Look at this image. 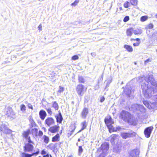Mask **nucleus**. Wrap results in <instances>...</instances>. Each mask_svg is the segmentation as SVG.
Here are the masks:
<instances>
[{
  "mask_svg": "<svg viewBox=\"0 0 157 157\" xmlns=\"http://www.w3.org/2000/svg\"><path fill=\"white\" fill-rule=\"evenodd\" d=\"M141 89L144 96L146 98L150 97L154 93L157 91L156 84L152 75H149L147 78H141Z\"/></svg>",
  "mask_w": 157,
  "mask_h": 157,
  "instance_id": "nucleus-1",
  "label": "nucleus"
},
{
  "mask_svg": "<svg viewBox=\"0 0 157 157\" xmlns=\"http://www.w3.org/2000/svg\"><path fill=\"white\" fill-rule=\"evenodd\" d=\"M109 144L107 143L102 144L97 151L100 153L99 157H104L108 153Z\"/></svg>",
  "mask_w": 157,
  "mask_h": 157,
  "instance_id": "nucleus-2",
  "label": "nucleus"
},
{
  "mask_svg": "<svg viewBox=\"0 0 157 157\" xmlns=\"http://www.w3.org/2000/svg\"><path fill=\"white\" fill-rule=\"evenodd\" d=\"M119 117L124 121L129 123L131 121L132 116L128 112L126 111H122L120 113Z\"/></svg>",
  "mask_w": 157,
  "mask_h": 157,
  "instance_id": "nucleus-3",
  "label": "nucleus"
},
{
  "mask_svg": "<svg viewBox=\"0 0 157 157\" xmlns=\"http://www.w3.org/2000/svg\"><path fill=\"white\" fill-rule=\"evenodd\" d=\"M130 109L131 110L135 112L136 111H140L141 112L144 113L145 112V108L142 105L138 104H134L132 105Z\"/></svg>",
  "mask_w": 157,
  "mask_h": 157,
  "instance_id": "nucleus-4",
  "label": "nucleus"
},
{
  "mask_svg": "<svg viewBox=\"0 0 157 157\" xmlns=\"http://www.w3.org/2000/svg\"><path fill=\"white\" fill-rule=\"evenodd\" d=\"M0 130L4 133L6 134H10L12 132V130L6 126L5 124H2L0 125Z\"/></svg>",
  "mask_w": 157,
  "mask_h": 157,
  "instance_id": "nucleus-5",
  "label": "nucleus"
},
{
  "mask_svg": "<svg viewBox=\"0 0 157 157\" xmlns=\"http://www.w3.org/2000/svg\"><path fill=\"white\" fill-rule=\"evenodd\" d=\"M153 129L152 126H150L146 128L144 131V133L145 136L147 138H149Z\"/></svg>",
  "mask_w": 157,
  "mask_h": 157,
  "instance_id": "nucleus-6",
  "label": "nucleus"
},
{
  "mask_svg": "<svg viewBox=\"0 0 157 157\" xmlns=\"http://www.w3.org/2000/svg\"><path fill=\"white\" fill-rule=\"evenodd\" d=\"M30 133V130L29 129H28L26 131H24L23 132L22 135L28 141L29 143L33 144V142L32 141L30 140V137L29 136Z\"/></svg>",
  "mask_w": 157,
  "mask_h": 157,
  "instance_id": "nucleus-7",
  "label": "nucleus"
},
{
  "mask_svg": "<svg viewBox=\"0 0 157 157\" xmlns=\"http://www.w3.org/2000/svg\"><path fill=\"white\" fill-rule=\"evenodd\" d=\"M84 88V86L82 84H79L77 86L76 91L78 94L81 96L83 95Z\"/></svg>",
  "mask_w": 157,
  "mask_h": 157,
  "instance_id": "nucleus-8",
  "label": "nucleus"
},
{
  "mask_svg": "<svg viewBox=\"0 0 157 157\" xmlns=\"http://www.w3.org/2000/svg\"><path fill=\"white\" fill-rule=\"evenodd\" d=\"M140 153L139 150L136 149L132 151L130 153L129 157H138Z\"/></svg>",
  "mask_w": 157,
  "mask_h": 157,
  "instance_id": "nucleus-9",
  "label": "nucleus"
},
{
  "mask_svg": "<svg viewBox=\"0 0 157 157\" xmlns=\"http://www.w3.org/2000/svg\"><path fill=\"white\" fill-rule=\"evenodd\" d=\"M28 143L25 146V151L28 152H32L33 148V146L30 144Z\"/></svg>",
  "mask_w": 157,
  "mask_h": 157,
  "instance_id": "nucleus-10",
  "label": "nucleus"
},
{
  "mask_svg": "<svg viewBox=\"0 0 157 157\" xmlns=\"http://www.w3.org/2000/svg\"><path fill=\"white\" fill-rule=\"evenodd\" d=\"M54 122V120L52 117H48L45 121V124L48 126L53 124Z\"/></svg>",
  "mask_w": 157,
  "mask_h": 157,
  "instance_id": "nucleus-11",
  "label": "nucleus"
},
{
  "mask_svg": "<svg viewBox=\"0 0 157 157\" xmlns=\"http://www.w3.org/2000/svg\"><path fill=\"white\" fill-rule=\"evenodd\" d=\"M40 117L42 120H44L47 116L46 112L44 110H41L39 113Z\"/></svg>",
  "mask_w": 157,
  "mask_h": 157,
  "instance_id": "nucleus-12",
  "label": "nucleus"
},
{
  "mask_svg": "<svg viewBox=\"0 0 157 157\" xmlns=\"http://www.w3.org/2000/svg\"><path fill=\"white\" fill-rule=\"evenodd\" d=\"M88 113V109L86 108H84L83 109L81 115L83 118L85 119Z\"/></svg>",
  "mask_w": 157,
  "mask_h": 157,
  "instance_id": "nucleus-13",
  "label": "nucleus"
},
{
  "mask_svg": "<svg viewBox=\"0 0 157 157\" xmlns=\"http://www.w3.org/2000/svg\"><path fill=\"white\" fill-rule=\"evenodd\" d=\"M135 133L134 132L133 133H123L121 134V136L124 139H126L128 137L132 136V135H135Z\"/></svg>",
  "mask_w": 157,
  "mask_h": 157,
  "instance_id": "nucleus-14",
  "label": "nucleus"
},
{
  "mask_svg": "<svg viewBox=\"0 0 157 157\" xmlns=\"http://www.w3.org/2000/svg\"><path fill=\"white\" fill-rule=\"evenodd\" d=\"M6 115L8 116H12L14 115V112H13L12 109L10 107H8L7 108Z\"/></svg>",
  "mask_w": 157,
  "mask_h": 157,
  "instance_id": "nucleus-15",
  "label": "nucleus"
},
{
  "mask_svg": "<svg viewBox=\"0 0 157 157\" xmlns=\"http://www.w3.org/2000/svg\"><path fill=\"white\" fill-rule=\"evenodd\" d=\"M59 127L56 125L52 127L49 129V131L52 133H55L59 130Z\"/></svg>",
  "mask_w": 157,
  "mask_h": 157,
  "instance_id": "nucleus-16",
  "label": "nucleus"
},
{
  "mask_svg": "<svg viewBox=\"0 0 157 157\" xmlns=\"http://www.w3.org/2000/svg\"><path fill=\"white\" fill-rule=\"evenodd\" d=\"M59 114L56 115V117L57 122L61 123H62L63 120V117L62 116L61 113H60V111H59Z\"/></svg>",
  "mask_w": 157,
  "mask_h": 157,
  "instance_id": "nucleus-17",
  "label": "nucleus"
},
{
  "mask_svg": "<svg viewBox=\"0 0 157 157\" xmlns=\"http://www.w3.org/2000/svg\"><path fill=\"white\" fill-rule=\"evenodd\" d=\"M38 153V152H36L32 154H29L23 152L22 153L21 157H31L34 155H37Z\"/></svg>",
  "mask_w": 157,
  "mask_h": 157,
  "instance_id": "nucleus-18",
  "label": "nucleus"
},
{
  "mask_svg": "<svg viewBox=\"0 0 157 157\" xmlns=\"http://www.w3.org/2000/svg\"><path fill=\"white\" fill-rule=\"evenodd\" d=\"M112 124H108L107 126L109 129V130L110 133L113 132H116V129Z\"/></svg>",
  "mask_w": 157,
  "mask_h": 157,
  "instance_id": "nucleus-19",
  "label": "nucleus"
},
{
  "mask_svg": "<svg viewBox=\"0 0 157 157\" xmlns=\"http://www.w3.org/2000/svg\"><path fill=\"white\" fill-rule=\"evenodd\" d=\"M111 141L112 143H115L116 140H117V139H118L119 136L116 134H113L111 136Z\"/></svg>",
  "mask_w": 157,
  "mask_h": 157,
  "instance_id": "nucleus-20",
  "label": "nucleus"
},
{
  "mask_svg": "<svg viewBox=\"0 0 157 157\" xmlns=\"http://www.w3.org/2000/svg\"><path fill=\"white\" fill-rule=\"evenodd\" d=\"M105 123L107 125L109 124H113L114 122L112 121V119L110 117H107L105 119Z\"/></svg>",
  "mask_w": 157,
  "mask_h": 157,
  "instance_id": "nucleus-21",
  "label": "nucleus"
},
{
  "mask_svg": "<svg viewBox=\"0 0 157 157\" xmlns=\"http://www.w3.org/2000/svg\"><path fill=\"white\" fill-rule=\"evenodd\" d=\"M29 120L31 127H33L36 126V124L33 119L32 116L29 117Z\"/></svg>",
  "mask_w": 157,
  "mask_h": 157,
  "instance_id": "nucleus-22",
  "label": "nucleus"
},
{
  "mask_svg": "<svg viewBox=\"0 0 157 157\" xmlns=\"http://www.w3.org/2000/svg\"><path fill=\"white\" fill-rule=\"evenodd\" d=\"M146 33L148 36L150 38H152L155 35L154 33H153V31L152 30H147Z\"/></svg>",
  "mask_w": 157,
  "mask_h": 157,
  "instance_id": "nucleus-23",
  "label": "nucleus"
},
{
  "mask_svg": "<svg viewBox=\"0 0 157 157\" xmlns=\"http://www.w3.org/2000/svg\"><path fill=\"white\" fill-rule=\"evenodd\" d=\"M121 147L119 145H116L113 148V151L116 152H118L120 151L121 150Z\"/></svg>",
  "mask_w": 157,
  "mask_h": 157,
  "instance_id": "nucleus-24",
  "label": "nucleus"
},
{
  "mask_svg": "<svg viewBox=\"0 0 157 157\" xmlns=\"http://www.w3.org/2000/svg\"><path fill=\"white\" fill-rule=\"evenodd\" d=\"M81 125L82 126V128L78 132V133L81 132L82 131L86 128L87 126V123L86 121H84V122H82L81 123Z\"/></svg>",
  "mask_w": 157,
  "mask_h": 157,
  "instance_id": "nucleus-25",
  "label": "nucleus"
},
{
  "mask_svg": "<svg viewBox=\"0 0 157 157\" xmlns=\"http://www.w3.org/2000/svg\"><path fill=\"white\" fill-rule=\"evenodd\" d=\"M133 32L135 35L140 34L142 33V30L140 29H137L133 30Z\"/></svg>",
  "mask_w": 157,
  "mask_h": 157,
  "instance_id": "nucleus-26",
  "label": "nucleus"
},
{
  "mask_svg": "<svg viewBox=\"0 0 157 157\" xmlns=\"http://www.w3.org/2000/svg\"><path fill=\"white\" fill-rule=\"evenodd\" d=\"M124 91L125 94L129 97L130 94H131V88H128L126 87V88L124 90Z\"/></svg>",
  "mask_w": 157,
  "mask_h": 157,
  "instance_id": "nucleus-27",
  "label": "nucleus"
},
{
  "mask_svg": "<svg viewBox=\"0 0 157 157\" xmlns=\"http://www.w3.org/2000/svg\"><path fill=\"white\" fill-rule=\"evenodd\" d=\"M76 128V126L74 125H71L69 127V131L71 132L70 135H71L74 131Z\"/></svg>",
  "mask_w": 157,
  "mask_h": 157,
  "instance_id": "nucleus-28",
  "label": "nucleus"
},
{
  "mask_svg": "<svg viewBox=\"0 0 157 157\" xmlns=\"http://www.w3.org/2000/svg\"><path fill=\"white\" fill-rule=\"evenodd\" d=\"M59 135L58 134H56L55 136L53 137L52 138V142H56L58 141L59 140Z\"/></svg>",
  "mask_w": 157,
  "mask_h": 157,
  "instance_id": "nucleus-29",
  "label": "nucleus"
},
{
  "mask_svg": "<svg viewBox=\"0 0 157 157\" xmlns=\"http://www.w3.org/2000/svg\"><path fill=\"white\" fill-rule=\"evenodd\" d=\"M124 47L126 49L128 52H132L133 51V49L131 46L125 45H124Z\"/></svg>",
  "mask_w": 157,
  "mask_h": 157,
  "instance_id": "nucleus-30",
  "label": "nucleus"
},
{
  "mask_svg": "<svg viewBox=\"0 0 157 157\" xmlns=\"http://www.w3.org/2000/svg\"><path fill=\"white\" fill-rule=\"evenodd\" d=\"M133 29L130 28L127 29L126 33L128 36H131L132 34V32H133Z\"/></svg>",
  "mask_w": 157,
  "mask_h": 157,
  "instance_id": "nucleus-31",
  "label": "nucleus"
},
{
  "mask_svg": "<svg viewBox=\"0 0 157 157\" xmlns=\"http://www.w3.org/2000/svg\"><path fill=\"white\" fill-rule=\"evenodd\" d=\"M32 134L35 136H36L37 135L38 130L36 128H33L31 130Z\"/></svg>",
  "mask_w": 157,
  "mask_h": 157,
  "instance_id": "nucleus-32",
  "label": "nucleus"
},
{
  "mask_svg": "<svg viewBox=\"0 0 157 157\" xmlns=\"http://www.w3.org/2000/svg\"><path fill=\"white\" fill-rule=\"evenodd\" d=\"M52 106L53 107L55 110H57L59 109V106L56 101H54L52 103Z\"/></svg>",
  "mask_w": 157,
  "mask_h": 157,
  "instance_id": "nucleus-33",
  "label": "nucleus"
},
{
  "mask_svg": "<svg viewBox=\"0 0 157 157\" xmlns=\"http://www.w3.org/2000/svg\"><path fill=\"white\" fill-rule=\"evenodd\" d=\"M63 91H64L63 87L61 86H59V90H58L57 92V94L58 95H60L61 93H62Z\"/></svg>",
  "mask_w": 157,
  "mask_h": 157,
  "instance_id": "nucleus-34",
  "label": "nucleus"
},
{
  "mask_svg": "<svg viewBox=\"0 0 157 157\" xmlns=\"http://www.w3.org/2000/svg\"><path fill=\"white\" fill-rule=\"evenodd\" d=\"M44 139V141L46 144H48V143L49 141V138L46 136L45 135H44L43 136Z\"/></svg>",
  "mask_w": 157,
  "mask_h": 157,
  "instance_id": "nucleus-35",
  "label": "nucleus"
},
{
  "mask_svg": "<svg viewBox=\"0 0 157 157\" xmlns=\"http://www.w3.org/2000/svg\"><path fill=\"white\" fill-rule=\"evenodd\" d=\"M130 3L132 5H133L136 6L137 5V0H130Z\"/></svg>",
  "mask_w": 157,
  "mask_h": 157,
  "instance_id": "nucleus-36",
  "label": "nucleus"
},
{
  "mask_svg": "<svg viewBox=\"0 0 157 157\" xmlns=\"http://www.w3.org/2000/svg\"><path fill=\"white\" fill-rule=\"evenodd\" d=\"M78 80L79 82L84 83L85 82L82 76H79Z\"/></svg>",
  "mask_w": 157,
  "mask_h": 157,
  "instance_id": "nucleus-37",
  "label": "nucleus"
},
{
  "mask_svg": "<svg viewBox=\"0 0 157 157\" xmlns=\"http://www.w3.org/2000/svg\"><path fill=\"white\" fill-rule=\"evenodd\" d=\"M83 152V149L82 147L81 146H80L79 147V148H78V155H80L81 154L82 152Z\"/></svg>",
  "mask_w": 157,
  "mask_h": 157,
  "instance_id": "nucleus-38",
  "label": "nucleus"
},
{
  "mask_svg": "<svg viewBox=\"0 0 157 157\" xmlns=\"http://www.w3.org/2000/svg\"><path fill=\"white\" fill-rule=\"evenodd\" d=\"M20 108L21 110L22 111L24 112L25 111L26 107L25 105L23 104L21 105L20 106Z\"/></svg>",
  "mask_w": 157,
  "mask_h": 157,
  "instance_id": "nucleus-39",
  "label": "nucleus"
},
{
  "mask_svg": "<svg viewBox=\"0 0 157 157\" xmlns=\"http://www.w3.org/2000/svg\"><path fill=\"white\" fill-rule=\"evenodd\" d=\"M147 19V17L146 16H143L141 17L140 20L142 21H144Z\"/></svg>",
  "mask_w": 157,
  "mask_h": 157,
  "instance_id": "nucleus-40",
  "label": "nucleus"
},
{
  "mask_svg": "<svg viewBox=\"0 0 157 157\" xmlns=\"http://www.w3.org/2000/svg\"><path fill=\"white\" fill-rule=\"evenodd\" d=\"M46 110L48 112V113L50 115H51L52 114V112L51 110V109L50 108H48V109H46Z\"/></svg>",
  "mask_w": 157,
  "mask_h": 157,
  "instance_id": "nucleus-41",
  "label": "nucleus"
},
{
  "mask_svg": "<svg viewBox=\"0 0 157 157\" xmlns=\"http://www.w3.org/2000/svg\"><path fill=\"white\" fill-rule=\"evenodd\" d=\"M79 2V0H75V1L72 3L71 4V6H75L76 5H77L78 3Z\"/></svg>",
  "mask_w": 157,
  "mask_h": 157,
  "instance_id": "nucleus-42",
  "label": "nucleus"
},
{
  "mask_svg": "<svg viewBox=\"0 0 157 157\" xmlns=\"http://www.w3.org/2000/svg\"><path fill=\"white\" fill-rule=\"evenodd\" d=\"M129 19V18L128 16H125L123 19V21L124 22H126L128 21Z\"/></svg>",
  "mask_w": 157,
  "mask_h": 157,
  "instance_id": "nucleus-43",
  "label": "nucleus"
},
{
  "mask_svg": "<svg viewBox=\"0 0 157 157\" xmlns=\"http://www.w3.org/2000/svg\"><path fill=\"white\" fill-rule=\"evenodd\" d=\"M143 103L146 106L150 109V107H149V104L147 101H143Z\"/></svg>",
  "mask_w": 157,
  "mask_h": 157,
  "instance_id": "nucleus-44",
  "label": "nucleus"
},
{
  "mask_svg": "<svg viewBox=\"0 0 157 157\" xmlns=\"http://www.w3.org/2000/svg\"><path fill=\"white\" fill-rule=\"evenodd\" d=\"M151 60H152V59L151 58H148V59H147L146 60H145L144 61V64L145 65L148 62H151Z\"/></svg>",
  "mask_w": 157,
  "mask_h": 157,
  "instance_id": "nucleus-45",
  "label": "nucleus"
},
{
  "mask_svg": "<svg viewBox=\"0 0 157 157\" xmlns=\"http://www.w3.org/2000/svg\"><path fill=\"white\" fill-rule=\"evenodd\" d=\"M78 59V57L77 55H75L72 57V59L75 60Z\"/></svg>",
  "mask_w": 157,
  "mask_h": 157,
  "instance_id": "nucleus-46",
  "label": "nucleus"
},
{
  "mask_svg": "<svg viewBox=\"0 0 157 157\" xmlns=\"http://www.w3.org/2000/svg\"><path fill=\"white\" fill-rule=\"evenodd\" d=\"M128 3L129 2L127 1L125 2L124 4V7L127 8L128 7Z\"/></svg>",
  "mask_w": 157,
  "mask_h": 157,
  "instance_id": "nucleus-47",
  "label": "nucleus"
},
{
  "mask_svg": "<svg viewBox=\"0 0 157 157\" xmlns=\"http://www.w3.org/2000/svg\"><path fill=\"white\" fill-rule=\"evenodd\" d=\"M41 153L42 155L44 156L46 154L47 152L45 151H44V150H43L42 151Z\"/></svg>",
  "mask_w": 157,
  "mask_h": 157,
  "instance_id": "nucleus-48",
  "label": "nucleus"
},
{
  "mask_svg": "<svg viewBox=\"0 0 157 157\" xmlns=\"http://www.w3.org/2000/svg\"><path fill=\"white\" fill-rule=\"evenodd\" d=\"M153 25L152 24H150L148 25V28L150 29H151L153 28Z\"/></svg>",
  "mask_w": 157,
  "mask_h": 157,
  "instance_id": "nucleus-49",
  "label": "nucleus"
},
{
  "mask_svg": "<svg viewBox=\"0 0 157 157\" xmlns=\"http://www.w3.org/2000/svg\"><path fill=\"white\" fill-rule=\"evenodd\" d=\"M105 99V98L104 97H101L100 98V101L101 102H102L104 101Z\"/></svg>",
  "mask_w": 157,
  "mask_h": 157,
  "instance_id": "nucleus-50",
  "label": "nucleus"
},
{
  "mask_svg": "<svg viewBox=\"0 0 157 157\" xmlns=\"http://www.w3.org/2000/svg\"><path fill=\"white\" fill-rule=\"evenodd\" d=\"M28 106L29 108L33 109V106L30 104H28Z\"/></svg>",
  "mask_w": 157,
  "mask_h": 157,
  "instance_id": "nucleus-51",
  "label": "nucleus"
},
{
  "mask_svg": "<svg viewBox=\"0 0 157 157\" xmlns=\"http://www.w3.org/2000/svg\"><path fill=\"white\" fill-rule=\"evenodd\" d=\"M43 133L41 131H39V132L38 135L39 136H41L43 135Z\"/></svg>",
  "mask_w": 157,
  "mask_h": 157,
  "instance_id": "nucleus-52",
  "label": "nucleus"
},
{
  "mask_svg": "<svg viewBox=\"0 0 157 157\" xmlns=\"http://www.w3.org/2000/svg\"><path fill=\"white\" fill-rule=\"evenodd\" d=\"M139 44H140V43L136 42V43H134L133 44V45L134 46H139Z\"/></svg>",
  "mask_w": 157,
  "mask_h": 157,
  "instance_id": "nucleus-53",
  "label": "nucleus"
},
{
  "mask_svg": "<svg viewBox=\"0 0 157 157\" xmlns=\"http://www.w3.org/2000/svg\"><path fill=\"white\" fill-rule=\"evenodd\" d=\"M38 29H39V30H40V31H41L42 30V25L41 24L40 25L38 26Z\"/></svg>",
  "mask_w": 157,
  "mask_h": 157,
  "instance_id": "nucleus-54",
  "label": "nucleus"
},
{
  "mask_svg": "<svg viewBox=\"0 0 157 157\" xmlns=\"http://www.w3.org/2000/svg\"><path fill=\"white\" fill-rule=\"evenodd\" d=\"M115 129H116V131L117 130L120 131L121 129V128L119 126H117L116 128H115Z\"/></svg>",
  "mask_w": 157,
  "mask_h": 157,
  "instance_id": "nucleus-55",
  "label": "nucleus"
},
{
  "mask_svg": "<svg viewBox=\"0 0 157 157\" xmlns=\"http://www.w3.org/2000/svg\"><path fill=\"white\" fill-rule=\"evenodd\" d=\"M55 73H54L53 72H52V76H51V78H53V77H54L55 76ZM49 77H50V76H49Z\"/></svg>",
  "mask_w": 157,
  "mask_h": 157,
  "instance_id": "nucleus-56",
  "label": "nucleus"
},
{
  "mask_svg": "<svg viewBox=\"0 0 157 157\" xmlns=\"http://www.w3.org/2000/svg\"><path fill=\"white\" fill-rule=\"evenodd\" d=\"M91 55L92 56L94 57L96 56V54L95 53H91Z\"/></svg>",
  "mask_w": 157,
  "mask_h": 157,
  "instance_id": "nucleus-57",
  "label": "nucleus"
},
{
  "mask_svg": "<svg viewBox=\"0 0 157 157\" xmlns=\"http://www.w3.org/2000/svg\"><path fill=\"white\" fill-rule=\"evenodd\" d=\"M44 157H49V155L48 154H47L44 156Z\"/></svg>",
  "mask_w": 157,
  "mask_h": 157,
  "instance_id": "nucleus-58",
  "label": "nucleus"
},
{
  "mask_svg": "<svg viewBox=\"0 0 157 157\" xmlns=\"http://www.w3.org/2000/svg\"><path fill=\"white\" fill-rule=\"evenodd\" d=\"M137 41H139L140 40V39L139 38H136L135 39Z\"/></svg>",
  "mask_w": 157,
  "mask_h": 157,
  "instance_id": "nucleus-59",
  "label": "nucleus"
},
{
  "mask_svg": "<svg viewBox=\"0 0 157 157\" xmlns=\"http://www.w3.org/2000/svg\"><path fill=\"white\" fill-rule=\"evenodd\" d=\"M119 9H120V10H122V7H120L119 8Z\"/></svg>",
  "mask_w": 157,
  "mask_h": 157,
  "instance_id": "nucleus-60",
  "label": "nucleus"
},
{
  "mask_svg": "<svg viewBox=\"0 0 157 157\" xmlns=\"http://www.w3.org/2000/svg\"><path fill=\"white\" fill-rule=\"evenodd\" d=\"M68 157H73V156L72 155H71L68 156Z\"/></svg>",
  "mask_w": 157,
  "mask_h": 157,
  "instance_id": "nucleus-61",
  "label": "nucleus"
},
{
  "mask_svg": "<svg viewBox=\"0 0 157 157\" xmlns=\"http://www.w3.org/2000/svg\"><path fill=\"white\" fill-rule=\"evenodd\" d=\"M80 140H80V139H78V142H79V141H80Z\"/></svg>",
  "mask_w": 157,
  "mask_h": 157,
  "instance_id": "nucleus-62",
  "label": "nucleus"
},
{
  "mask_svg": "<svg viewBox=\"0 0 157 157\" xmlns=\"http://www.w3.org/2000/svg\"><path fill=\"white\" fill-rule=\"evenodd\" d=\"M155 17L157 18V14L155 15Z\"/></svg>",
  "mask_w": 157,
  "mask_h": 157,
  "instance_id": "nucleus-63",
  "label": "nucleus"
},
{
  "mask_svg": "<svg viewBox=\"0 0 157 157\" xmlns=\"http://www.w3.org/2000/svg\"><path fill=\"white\" fill-rule=\"evenodd\" d=\"M43 129H44L45 130L46 129V128H44V127H43Z\"/></svg>",
  "mask_w": 157,
  "mask_h": 157,
  "instance_id": "nucleus-64",
  "label": "nucleus"
}]
</instances>
